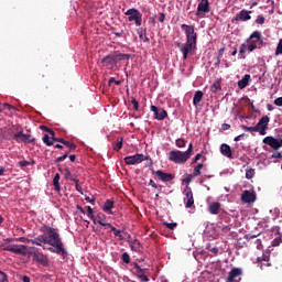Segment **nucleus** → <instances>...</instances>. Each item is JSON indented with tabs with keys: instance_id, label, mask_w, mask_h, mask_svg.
<instances>
[{
	"instance_id": "obj_1",
	"label": "nucleus",
	"mask_w": 282,
	"mask_h": 282,
	"mask_svg": "<svg viewBox=\"0 0 282 282\" xmlns=\"http://www.w3.org/2000/svg\"><path fill=\"white\" fill-rule=\"evenodd\" d=\"M40 231L43 232V235H40L33 239H29L28 243L40 246L44 250H46L45 245H47L51 246L47 248L50 252L59 254V257H67V250L65 249V245L63 243V239L61 238L58 229L50 226H43L41 227Z\"/></svg>"
},
{
	"instance_id": "obj_2",
	"label": "nucleus",
	"mask_w": 282,
	"mask_h": 282,
	"mask_svg": "<svg viewBox=\"0 0 282 282\" xmlns=\"http://www.w3.org/2000/svg\"><path fill=\"white\" fill-rule=\"evenodd\" d=\"M191 155H193V143H189L187 151L182 152L180 150H172L169 153L170 162H174V164H186L188 160H191Z\"/></svg>"
},
{
	"instance_id": "obj_3",
	"label": "nucleus",
	"mask_w": 282,
	"mask_h": 282,
	"mask_svg": "<svg viewBox=\"0 0 282 282\" xmlns=\"http://www.w3.org/2000/svg\"><path fill=\"white\" fill-rule=\"evenodd\" d=\"M181 30L185 32L186 43H193L197 45V33L195 32V25L182 24Z\"/></svg>"
},
{
	"instance_id": "obj_4",
	"label": "nucleus",
	"mask_w": 282,
	"mask_h": 282,
	"mask_svg": "<svg viewBox=\"0 0 282 282\" xmlns=\"http://www.w3.org/2000/svg\"><path fill=\"white\" fill-rule=\"evenodd\" d=\"M3 250L6 252H12L13 254H20L21 257L29 254L28 246L25 245H6Z\"/></svg>"
},
{
	"instance_id": "obj_5",
	"label": "nucleus",
	"mask_w": 282,
	"mask_h": 282,
	"mask_svg": "<svg viewBox=\"0 0 282 282\" xmlns=\"http://www.w3.org/2000/svg\"><path fill=\"white\" fill-rule=\"evenodd\" d=\"M124 14L126 17H128V21H134L137 28H140V25H142V13L138 9H129Z\"/></svg>"
},
{
	"instance_id": "obj_6",
	"label": "nucleus",
	"mask_w": 282,
	"mask_h": 282,
	"mask_svg": "<svg viewBox=\"0 0 282 282\" xmlns=\"http://www.w3.org/2000/svg\"><path fill=\"white\" fill-rule=\"evenodd\" d=\"M13 140L15 142H23L24 144H34L36 142V139L32 137V134H25L23 131H19L13 135Z\"/></svg>"
},
{
	"instance_id": "obj_7",
	"label": "nucleus",
	"mask_w": 282,
	"mask_h": 282,
	"mask_svg": "<svg viewBox=\"0 0 282 282\" xmlns=\"http://www.w3.org/2000/svg\"><path fill=\"white\" fill-rule=\"evenodd\" d=\"M144 160H148V158L144 154L137 153L134 155L126 156L123 161L128 166H133L135 164H142Z\"/></svg>"
},
{
	"instance_id": "obj_8",
	"label": "nucleus",
	"mask_w": 282,
	"mask_h": 282,
	"mask_svg": "<svg viewBox=\"0 0 282 282\" xmlns=\"http://www.w3.org/2000/svg\"><path fill=\"white\" fill-rule=\"evenodd\" d=\"M183 195L185 196L184 202L187 208H193L195 204V198L193 197V189L187 185L183 191Z\"/></svg>"
},
{
	"instance_id": "obj_9",
	"label": "nucleus",
	"mask_w": 282,
	"mask_h": 282,
	"mask_svg": "<svg viewBox=\"0 0 282 282\" xmlns=\"http://www.w3.org/2000/svg\"><path fill=\"white\" fill-rule=\"evenodd\" d=\"M268 124H270V117L268 116H263L256 124V128H258V132L260 133V135H265L268 131Z\"/></svg>"
},
{
	"instance_id": "obj_10",
	"label": "nucleus",
	"mask_w": 282,
	"mask_h": 282,
	"mask_svg": "<svg viewBox=\"0 0 282 282\" xmlns=\"http://www.w3.org/2000/svg\"><path fill=\"white\" fill-rule=\"evenodd\" d=\"M178 47L183 54L184 61H186V58H188V54H191V52H193V50H195V47H197V44L186 42L185 44H178Z\"/></svg>"
},
{
	"instance_id": "obj_11",
	"label": "nucleus",
	"mask_w": 282,
	"mask_h": 282,
	"mask_svg": "<svg viewBox=\"0 0 282 282\" xmlns=\"http://www.w3.org/2000/svg\"><path fill=\"white\" fill-rule=\"evenodd\" d=\"M241 202H243V204H254V202H257V193L248 189L243 191L241 194Z\"/></svg>"
},
{
	"instance_id": "obj_12",
	"label": "nucleus",
	"mask_w": 282,
	"mask_h": 282,
	"mask_svg": "<svg viewBox=\"0 0 282 282\" xmlns=\"http://www.w3.org/2000/svg\"><path fill=\"white\" fill-rule=\"evenodd\" d=\"M155 177L160 181V182H173V180H175V175L171 174V173H166L162 170H158L154 172Z\"/></svg>"
},
{
	"instance_id": "obj_13",
	"label": "nucleus",
	"mask_w": 282,
	"mask_h": 282,
	"mask_svg": "<svg viewBox=\"0 0 282 282\" xmlns=\"http://www.w3.org/2000/svg\"><path fill=\"white\" fill-rule=\"evenodd\" d=\"M33 259L36 261V263H40L41 265H48L50 261L47 260V256L39 252L36 248H33Z\"/></svg>"
},
{
	"instance_id": "obj_14",
	"label": "nucleus",
	"mask_w": 282,
	"mask_h": 282,
	"mask_svg": "<svg viewBox=\"0 0 282 282\" xmlns=\"http://www.w3.org/2000/svg\"><path fill=\"white\" fill-rule=\"evenodd\" d=\"M150 111H152L154 113L155 120H164L166 118V116H169L166 110H164L162 108H158L156 106H151Z\"/></svg>"
},
{
	"instance_id": "obj_15",
	"label": "nucleus",
	"mask_w": 282,
	"mask_h": 282,
	"mask_svg": "<svg viewBox=\"0 0 282 282\" xmlns=\"http://www.w3.org/2000/svg\"><path fill=\"white\" fill-rule=\"evenodd\" d=\"M263 144H268L273 151H279V139L269 135L263 139Z\"/></svg>"
},
{
	"instance_id": "obj_16",
	"label": "nucleus",
	"mask_w": 282,
	"mask_h": 282,
	"mask_svg": "<svg viewBox=\"0 0 282 282\" xmlns=\"http://www.w3.org/2000/svg\"><path fill=\"white\" fill-rule=\"evenodd\" d=\"M98 224L99 226H104L105 228H110L111 232H113L115 237H118L120 241L124 239V237H122V231L116 229V227H113L111 223H105L99 220Z\"/></svg>"
},
{
	"instance_id": "obj_17",
	"label": "nucleus",
	"mask_w": 282,
	"mask_h": 282,
	"mask_svg": "<svg viewBox=\"0 0 282 282\" xmlns=\"http://www.w3.org/2000/svg\"><path fill=\"white\" fill-rule=\"evenodd\" d=\"M202 12H204V13L210 12V2H208V0H200V2L198 3L197 17H199V14H202Z\"/></svg>"
},
{
	"instance_id": "obj_18",
	"label": "nucleus",
	"mask_w": 282,
	"mask_h": 282,
	"mask_svg": "<svg viewBox=\"0 0 282 282\" xmlns=\"http://www.w3.org/2000/svg\"><path fill=\"white\" fill-rule=\"evenodd\" d=\"M242 271L239 268H234L229 272V275L227 278V282H237L238 276H241Z\"/></svg>"
},
{
	"instance_id": "obj_19",
	"label": "nucleus",
	"mask_w": 282,
	"mask_h": 282,
	"mask_svg": "<svg viewBox=\"0 0 282 282\" xmlns=\"http://www.w3.org/2000/svg\"><path fill=\"white\" fill-rule=\"evenodd\" d=\"M252 11L241 10L236 17L235 21H250Z\"/></svg>"
},
{
	"instance_id": "obj_20",
	"label": "nucleus",
	"mask_w": 282,
	"mask_h": 282,
	"mask_svg": "<svg viewBox=\"0 0 282 282\" xmlns=\"http://www.w3.org/2000/svg\"><path fill=\"white\" fill-rule=\"evenodd\" d=\"M247 50H249V52H254V50H257V43L251 42L249 45L246 43L241 44L239 53L246 54Z\"/></svg>"
},
{
	"instance_id": "obj_21",
	"label": "nucleus",
	"mask_w": 282,
	"mask_h": 282,
	"mask_svg": "<svg viewBox=\"0 0 282 282\" xmlns=\"http://www.w3.org/2000/svg\"><path fill=\"white\" fill-rule=\"evenodd\" d=\"M219 210H221V203L219 202L212 203L208 206V213H210V215H219Z\"/></svg>"
},
{
	"instance_id": "obj_22",
	"label": "nucleus",
	"mask_w": 282,
	"mask_h": 282,
	"mask_svg": "<svg viewBox=\"0 0 282 282\" xmlns=\"http://www.w3.org/2000/svg\"><path fill=\"white\" fill-rule=\"evenodd\" d=\"M101 63H102L106 67H113V65H117L116 58L113 57V55H107L106 57H104V58L101 59Z\"/></svg>"
},
{
	"instance_id": "obj_23",
	"label": "nucleus",
	"mask_w": 282,
	"mask_h": 282,
	"mask_svg": "<svg viewBox=\"0 0 282 282\" xmlns=\"http://www.w3.org/2000/svg\"><path fill=\"white\" fill-rule=\"evenodd\" d=\"M220 153L221 155H224L225 158H232V150L230 149V145L223 143L220 145Z\"/></svg>"
},
{
	"instance_id": "obj_24",
	"label": "nucleus",
	"mask_w": 282,
	"mask_h": 282,
	"mask_svg": "<svg viewBox=\"0 0 282 282\" xmlns=\"http://www.w3.org/2000/svg\"><path fill=\"white\" fill-rule=\"evenodd\" d=\"M250 74H246L242 79L238 82L239 89H246L250 85Z\"/></svg>"
},
{
	"instance_id": "obj_25",
	"label": "nucleus",
	"mask_w": 282,
	"mask_h": 282,
	"mask_svg": "<svg viewBox=\"0 0 282 282\" xmlns=\"http://www.w3.org/2000/svg\"><path fill=\"white\" fill-rule=\"evenodd\" d=\"M203 98H204V93L202 90H197L193 98L194 107H197L199 102H202Z\"/></svg>"
},
{
	"instance_id": "obj_26",
	"label": "nucleus",
	"mask_w": 282,
	"mask_h": 282,
	"mask_svg": "<svg viewBox=\"0 0 282 282\" xmlns=\"http://www.w3.org/2000/svg\"><path fill=\"white\" fill-rule=\"evenodd\" d=\"M112 56L115 57V63H118L119 61H129V58H131V54L124 53H116Z\"/></svg>"
},
{
	"instance_id": "obj_27",
	"label": "nucleus",
	"mask_w": 282,
	"mask_h": 282,
	"mask_svg": "<svg viewBox=\"0 0 282 282\" xmlns=\"http://www.w3.org/2000/svg\"><path fill=\"white\" fill-rule=\"evenodd\" d=\"M61 174H55L54 178H53V185H54V189L56 191V193H61Z\"/></svg>"
},
{
	"instance_id": "obj_28",
	"label": "nucleus",
	"mask_w": 282,
	"mask_h": 282,
	"mask_svg": "<svg viewBox=\"0 0 282 282\" xmlns=\"http://www.w3.org/2000/svg\"><path fill=\"white\" fill-rule=\"evenodd\" d=\"M111 208H113V200L107 199L104 204L105 213H109V215H113V212H111Z\"/></svg>"
},
{
	"instance_id": "obj_29",
	"label": "nucleus",
	"mask_w": 282,
	"mask_h": 282,
	"mask_svg": "<svg viewBox=\"0 0 282 282\" xmlns=\"http://www.w3.org/2000/svg\"><path fill=\"white\" fill-rule=\"evenodd\" d=\"M58 171L64 175L65 180H70L72 177V172L69 171V167H62L58 165Z\"/></svg>"
},
{
	"instance_id": "obj_30",
	"label": "nucleus",
	"mask_w": 282,
	"mask_h": 282,
	"mask_svg": "<svg viewBox=\"0 0 282 282\" xmlns=\"http://www.w3.org/2000/svg\"><path fill=\"white\" fill-rule=\"evenodd\" d=\"M204 169V163L197 164V166L194 167L193 176L194 177H199L202 175V170Z\"/></svg>"
},
{
	"instance_id": "obj_31",
	"label": "nucleus",
	"mask_w": 282,
	"mask_h": 282,
	"mask_svg": "<svg viewBox=\"0 0 282 282\" xmlns=\"http://www.w3.org/2000/svg\"><path fill=\"white\" fill-rule=\"evenodd\" d=\"M138 34H139V39H140L143 43H149V39L147 37V30L139 29V30H138Z\"/></svg>"
},
{
	"instance_id": "obj_32",
	"label": "nucleus",
	"mask_w": 282,
	"mask_h": 282,
	"mask_svg": "<svg viewBox=\"0 0 282 282\" xmlns=\"http://www.w3.org/2000/svg\"><path fill=\"white\" fill-rule=\"evenodd\" d=\"M250 41H253L254 43H258V41H261V32L259 31H254L251 35H250Z\"/></svg>"
},
{
	"instance_id": "obj_33",
	"label": "nucleus",
	"mask_w": 282,
	"mask_h": 282,
	"mask_svg": "<svg viewBox=\"0 0 282 282\" xmlns=\"http://www.w3.org/2000/svg\"><path fill=\"white\" fill-rule=\"evenodd\" d=\"M123 138L120 137L117 139V142L112 143L113 144V151H120V149H122V142H123Z\"/></svg>"
},
{
	"instance_id": "obj_34",
	"label": "nucleus",
	"mask_w": 282,
	"mask_h": 282,
	"mask_svg": "<svg viewBox=\"0 0 282 282\" xmlns=\"http://www.w3.org/2000/svg\"><path fill=\"white\" fill-rule=\"evenodd\" d=\"M133 268L137 272L138 278L141 276V274H144V272H147V269H142L140 264H138V262L133 263Z\"/></svg>"
},
{
	"instance_id": "obj_35",
	"label": "nucleus",
	"mask_w": 282,
	"mask_h": 282,
	"mask_svg": "<svg viewBox=\"0 0 282 282\" xmlns=\"http://www.w3.org/2000/svg\"><path fill=\"white\" fill-rule=\"evenodd\" d=\"M219 89H221V84L219 83V80H216L210 88V91H213V94H217V91H219Z\"/></svg>"
},
{
	"instance_id": "obj_36",
	"label": "nucleus",
	"mask_w": 282,
	"mask_h": 282,
	"mask_svg": "<svg viewBox=\"0 0 282 282\" xmlns=\"http://www.w3.org/2000/svg\"><path fill=\"white\" fill-rule=\"evenodd\" d=\"M130 248L133 252H140V242L138 240H134L130 243Z\"/></svg>"
},
{
	"instance_id": "obj_37",
	"label": "nucleus",
	"mask_w": 282,
	"mask_h": 282,
	"mask_svg": "<svg viewBox=\"0 0 282 282\" xmlns=\"http://www.w3.org/2000/svg\"><path fill=\"white\" fill-rule=\"evenodd\" d=\"M42 140L46 147H52V144H54V139H51L48 134H44Z\"/></svg>"
},
{
	"instance_id": "obj_38",
	"label": "nucleus",
	"mask_w": 282,
	"mask_h": 282,
	"mask_svg": "<svg viewBox=\"0 0 282 282\" xmlns=\"http://www.w3.org/2000/svg\"><path fill=\"white\" fill-rule=\"evenodd\" d=\"M87 216L89 217V219H91L94 221V224H96V217L94 216V209L91 208V206H87Z\"/></svg>"
},
{
	"instance_id": "obj_39",
	"label": "nucleus",
	"mask_w": 282,
	"mask_h": 282,
	"mask_svg": "<svg viewBox=\"0 0 282 282\" xmlns=\"http://www.w3.org/2000/svg\"><path fill=\"white\" fill-rule=\"evenodd\" d=\"M242 129H243V131H250L251 133L259 132V128H257V126H254V127L242 126Z\"/></svg>"
},
{
	"instance_id": "obj_40",
	"label": "nucleus",
	"mask_w": 282,
	"mask_h": 282,
	"mask_svg": "<svg viewBox=\"0 0 282 282\" xmlns=\"http://www.w3.org/2000/svg\"><path fill=\"white\" fill-rule=\"evenodd\" d=\"M176 147H177L178 149H184V147H186V140H184V139H177V140H176Z\"/></svg>"
},
{
	"instance_id": "obj_41",
	"label": "nucleus",
	"mask_w": 282,
	"mask_h": 282,
	"mask_svg": "<svg viewBox=\"0 0 282 282\" xmlns=\"http://www.w3.org/2000/svg\"><path fill=\"white\" fill-rule=\"evenodd\" d=\"M257 261H258V263H262V261L268 263V261H270V256L262 254L261 257L257 258Z\"/></svg>"
},
{
	"instance_id": "obj_42",
	"label": "nucleus",
	"mask_w": 282,
	"mask_h": 282,
	"mask_svg": "<svg viewBox=\"0 0 282 282\" xmlns=\"http://www.w3.org/2000/svg\"><path fill=\"white\" fill-rule=\"evenodd\" d=\"M163 226H166L169 230H175V228H177V223H163Z\"/></svg>"
},
{
	"instance_id": "obj_43",
	"label": "nucleus",
	"mask_w": 282,
	"mask_h": 282,
	"mask_svg": "<svg viewBox=\"0 0 282 282\" xmlns=\"http://www.w3.org/2000/svg\"><path fill=\"white\" fill-rule=\"evenodd\" d=\"M121 259L123 263H131V257L127 252L122 253Z\"/></svg>"
},
{
	"instance_id": "obj_44",
	"label": "nucleus",
	"mask_w": 282,
	"mask_h": 282,
	"mask_svg": "<svg viewBox=\"0 0 282 282\" xmlns=\"http://www.w3.org/2000/svg\"><path fill=\"white\" fill-rule=\"evenodd\" d=\"M280 54H282V39H280L275 50V56H280Z\"/></svg>"
},
{
	"instance_id": "obj_45",
	"label": "nucleus",
	"mask_w": 282,
	"mask_h": 282,
	"mask_svg": "<svg viewBox=\"0 0 282 282\" xmlns=\"http://www.w3.org/2000/svg\"><path fill=\"white\" fill-rule=\"evenodd\" d=\"M64 147H67V149H69L70 151L76 150V144L69 142V141H64Z\"/></svg>"
},
{
	"instance_id": "obj_46",
	"label": "nucleus",
	"mask_w": 282,
	"mask_h": 282,
	"mask_svg": "<svg viewBox=\"0 0 282 282\" xmlns=\"http://www.w3.org/2000/svg\"><path fill=\"white\" fill-rule=\"evenodd\" d=\"M246 177L247 180H252V177H254V169L247 170Z\"/></svg>"
},
{
	"instance_id": "obj_47",
	"label": "nucleus",
	"mask_w": 282,
	"mask_h": 282,
	"mask_svg": "<svg viewBox=\"0 0 282 282\" xmlns=\"http://www.w3.org/2000/svg\"><path fill=\"white\" fill-rule=\"evenodd\" d=\"M193 174H188L185 178H183V184H191L193 182Z\"/></svg>"
},
{
	"instance_id": "obj_48",
	"label": "nucleus",
	"mask_w": 282,
	"mask_h": 282,
	"mask_svg": "<svg viewBox=\"0 0 282 282\" xmlns=\"http://www.w3.org/2000/svg\"><path fill=\"white\" fill-rule=\"evenodd\" d=\"M131 104L133 105L134 111H138L140 109V104L138 102L137 98H132Z\"/></svg>"
},
{
	"instance_id": "obj_49",
	"label": "nucleus",
	"mask_w": 282,
	"mask_h": 282,
	"mask_svg": "<svg viewBox=\"0 0 282 282\" xmlns=\"http://www.w3.org/2000/svg\"><path fill=\"white\" fill-rule=\"evenodd\" d=\"M256 23H258V25H263V23H265V18L263 15H258Z\"/></svg>"
},
{
	"instance_id": "obj_50",
	"label": "nucleus",
	"mask_w": 282,
	"mask_h": 282,
	"mask_svg": "<svg viewBox=\"0 0 282 282\" xmlns=\"http://www.w3.org/2000/svg\"><path fill=\"white\" fill-rule=\"evenodd\" d=\"M41 129H43L44 131H46L47 133H50V135H55L54 130L47 128L46 126H42Z\"/></svg>"
},
{
	"instance_id": "obj_51",
	"label": "nucleus",
	"mask_w": 282,
	"mask_h": 282,
	"mask_svg": "<svg viewBox=\"0 0 282 282\" xmlns=\"http://www.w3.org/2000/svg\"><path fill=\"white\" fill-rule=\"evenodd\" d=\"M111 83H115V85H122V82L116 80V78L111 77L108 82V85L111 86Z\"/></svg>"
},
{
	"instance_id": "obj_52",
	"label": "nucleus",
	"mask_w": 282,
	"mask_h": 282,
	"mask_svg": "<svg viewBox=\"0 0 282 282\" xmlns=\"http://www.w3.org/2000/svg\"><path fill=\"white\" fill-rule=\"evenodd\" d=\"M8 281V275H6L4 272L0 271V282H6Z\"/></svg>"
},
{
	"instance_id": "obj_53",
	"label": "nucleus",
	"mask_w": 282,
	"mask_h": 282,
	"mask_svg": "<svg viewBox=\"0 0 282 282\" xmlns=\"http://www.w3.org/2000/svg\"><path fill=\"white\" fill-rule=\"evenodd\" d=\"M67 158H68V154L65 153L64 155L58 156V158L55 160V162H63V161L67 160Z\"/></svg>"
},
{
	"instance_id": "obj_54",
	"label": "nucleus",
	"mask_w": 282,
	"mask_h": 282,
	"mask_svg": "<svg viewBox=\"0 0 282 282\" xmlns=\"http://www.w3.org/2000/svg\"><path fill=\"white\" fill-rule=\"evenodd\" d=\"M199 160H202V153H197L195 155V158L193 159V164H197V162H199Z\"/></svg>"
},
{
	"instance_id": "obj_55",
	"label": "nucleus",
	"mask_w": 282,
	"mask_h": 282,
	"mask_svg": "<svg viewBox=\"0 0 282 282\" xmlns=\"http://www.w3.org/2000/svg\"><path fill=\"white\" fill-rule=\"evenodd\" d=\"M19 164L22 169H25V166H30L31 163L30 161H20Z\"/></svg>"
},
{
	"instance_id": "obj_56",
	"label": "nucleus",
	"mask_w": 282,
	"mask_h": 282,
	"mask_svg": "<svg viewBox=\"0 0 282 282\" xmlns=\"http://www.w3.org/2000/svg\"><path fill=\"white\" fill-rule=\"evenodd\" d=\"M53 137V142H59L61 144H64L65 143V139H63V138H56V137H54V135H52Z\"/></svg>"
},
{
	"instance_id": "obj_57",
	"label": "nucleus",
	"mask_w": 282,
	"mask_h": 282,
	"mask_svg": "<svg viewBox=\"0 0 282 282\" xmlns=\"http://www.w3.org/2000/svg\"><path fill=\"white\" fill-rule=\"evenodd\" d=\"M281 245V237H278L275 238L273 241H272V246L276 247V246H280Z\"/></svg>"
},
{
	"instance_id": "obj_58",
	"label": "nucleus",
	"mask_w": 282,
	"mask_h": 282,
	"mask_svg": "<svg viewBox=\"0 0 282 282\" xmlns=\"http://www.w3.org/2000/svg\"><path fill=\"white\" fill-rule=\"evenodd\" d=\"M274 105H275L276 107H282V97L276 98V99L274 100Z\"/></svg>"
},
{
	"instance_id": "obj_59",
	"label": "nucleus",
	"mask_w": 282,
	"mask_h": 282,
	"mask_svg": "<svg viewBox=\"0 0 282 282\" xmlns=\"http://www.w3.org/2000/svg\"><path fill=\"white\" fill-rule=\"evenodd\" d=\"M257 237H259V235H246L247 241H250L252 239H257Z\"/></svg>"
},
{
	"instance_id": "obj_60",
	"label": "nucleus",
	"mask_w": 282,
	"mask_h": 282,
	"mask_svg": "<svg viewBox=\"0 0 282 282\" xmlns=\"http://www.w3.org/2000/svg\"><path fill=\"white\" fill-rule=\"evenodd\" d=\"M141 282H149V276H147L144 273L139 276Z\"/></svg>"
},
{
	"instance_id": "obj_61",
	"label": "nucleus",
	"mask_w": 282,
	"mask_h": 282,
	"mask_svg": "<svg viewBox=\"0 0 282 282\" xmlns=\"http://www.w3.org/2000/svg\"><path fill=\"white\" fill-rule=\"evenodd\" d=\"M272 158H274L275 160H281V158H282L281 152H274L272 154Z\"/></svg>"
},
{
	"instance_id": "obj_62",
	"label": "nucleus",
	"mask_w": 282,
	"mask_h": 282,
	"mask_svg": "<svg viewBox=\"0 0 282 282\" xmlns=\"http://www.w3.org/2000/svg\"><path fill=\"white\" fill-rule=\"evenodd\" d=\"M210 252H212L213 254L217 256V254H219V248L214 247V248L210 249Z\"/></svg>"
},
{
	"instance_id": "obj_63",
	"label": "nucleus",
	"mask_w": 282,
	"mask_h": 282,
	"mask_svg": "<svg viewBox=\"0 0 282 282\" xmlns=\"http://www.w3.org/2000/svg\"><path fill=\"white\" fill-rule=\"evenodd\" d=\"M221 129H223V131H228V129H230V124H228V123H223V124H221Z\"/></svg>"
},
{
	"instance_id": "obj_64",
	"label": "nucleus",
	"mask_w": 282,
	"mask_h": 282,
	"mask_svg": "<svg viewBox=\"0 0 282 282\" xmlns=\"http://www.w3.org/2000/svg\"><path fill=\"white\" fill-rule=\"evenodd\" d=\"M149 185L152 186V188H158V185L154 183L153 180H150Z\"/></svg>"
}]
</instances>
